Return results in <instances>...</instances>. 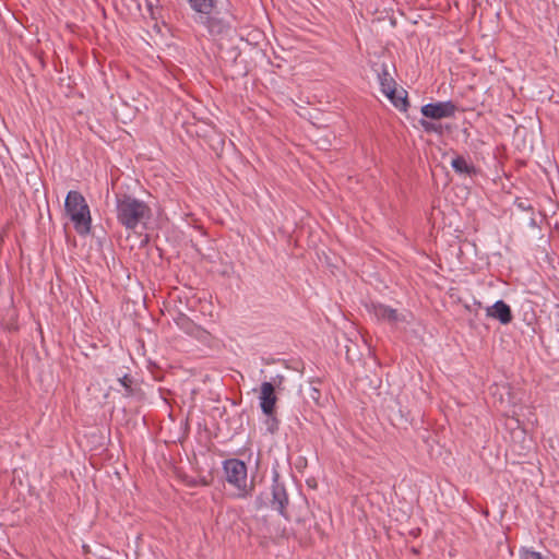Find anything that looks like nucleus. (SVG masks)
Instances as JSON below:
<instances>
[{
  "label": "nucleus",
  "mask_w": 559,
  "mask_h": 559,
  "mask_svg": "<svg viewBox=\"0 0 559 559\" xmlns=\"http://www.w3.org/2000/svg\"><path fill=\"white\" fill-rule=\"evenodd\" d=\"M117 221L127 229L145 226L152 217L151 207L142 200L128 193L116 194Z\"/></svg>",
  "instance_id": "nucleus-1"
},
{
  "label": "nucleus",
  "mask_w": 559,
  "mask_h": 559,
  "mask_svg": "<svg viewBox=\"0 0 559 559\" xmlns=\"http://www.w3.org/2000/svg\"><path fill=\"white\" fill-rule=\"evenodd\" d=\"M64 210L79 235L85 236L90 234L92 224L90 206L81 192L75 190L68 192Z\"/></svg>",
  "instance_id": "nucleus-2"
},
{
  "label": "nucleus",
  "mask_w": 559,
  "mask_h": 559,
  "mask_svg": "<svg viewBox=\"0 0 559 559\" xmlns=\"http://www.w3.org/2000/svg\"><path fill=\"white\" fill-rule=\"evenodd\" d=\"M289 504V497L286 486L281 479L277 471L273 472L271 493L260 495L255 499V509L260 510L265 507L277 511L281 515L288 519L287 507Z\"/></svg>",
  "instance_id": "nucleus-3"
},
{
  "label": "nucleus",
  "mask_w": 559,
  "mask_h": 559,
  "mask_svg": "<svg viewBox=\"0 0 559 559\" xmlns=\"http://www.w3.org/2000/svg\"><path fill=\"white\" fill-rule=\"evenodd\" d=\"M225 479L228 484L235 486L241 496L247 492V465L239 459H227L223 462Z\"/></svg>",
  "instance_id": "nucleus-4"
},
{
  "label": "nucleus",
  "mask_w": 559,
  "mask_h": 559,
  "mask_svg": "<svg viewBox=\"0 0 559 559\" xmlns=\"http://www.w3.org/2000/svg\"><path fill=\"white\" fill-rule=\"evenodd\" d=\"M284 381V377L281 374H277L275 378H273L272 382L264 381L261 384L260 388V407L264 415H274L277 396L275 393L276 388H281L282 383Z\"/></svg>",
  "instance_id": "nucleus-5"
},
{
  "label": "nucleus",
  "mask_w": 559,
  "mask_h": 559,
  "mask_svg": "<svg viewBox=\"0 0 559 559\" xmlns=\"http://www.w3.org/2000/svg\"><path fill=\"white\" fill-rule=\"evenodd\" d=\"M457 106L452 100L429 103L420 108L424 118L430 120H440L454 117Z\"/></svg>",
  "instance_id": "nucleus-6"
},
{
  "label": "nucleus",
  "mask_w": 559,
  "mask_h": 559,
  "mask_svg": "<svg viewBox=\"0 0 559 559\" xmlns=\"http://www.w3.org/2000/svg\"><path fill=\"white\" fill-rule=\"evenodd\" d=\"M370 311L374 314V317L379 321H383L389 323L392 326H397L400 323L406 321V317L403 313H400L396 309L391 308L386 305L380 302H372L370 307Z\"/></svg>",
  "instance_id": "nucleus-7"
},
{
  "label": "nucleus",
  "mask_w": 559,
  "mask_h": 559,
  "mask_svg": "<svg viewBox=\"0 0 559 559\" xmlns=\"http://www.w3.org/2000/svg\"><path fill=\"white\" fill-rule=\"evenodd\" d=\"M195 23L203 25L211 35H222L230 28L229 22L215 14H203L194 17Z\"/></svg>",
  "instance_id": "nucleus-8"
},
{
  "label": "nucleus",
  "mask_w": 559,
  "mask_h": 559,
  "mask_svg": "<svg viewBox=\"0 0 559 559\" xmlns=\"http://www.w3.org/2000/svg\"><path fill=\"white\" fill-rule=\"evenodd\" d=\"M174 322L186 334L199 341H206L209 338V332L200 325L195 324L187 314L182 312L178 313V316L174 319Z\"/></svg>",
  "instance_id": "nucleus-9"
},
{
  "label": "nucleus",
  "mask_w": 559,
  "mask_h": 559,
  "mask_svg": "<svg viewBox=\"0 0 559 559\" xmlns=\"http://www.w3.org/2000/svg\"><path fill=\"white\" fill-rule=\"evenodd\" d=\"M486 316L507 325L512 322L513 314L510 306L503 300H497L492 306L486 308Z\"/></svg>",
  "instance_id": "nucleus-10"
},
{
  "label": "nucleus",
  "mask_w": 559,
  "mask_h": 559,
  "mask_svg": "<svg viewBox=\"0 0 559 559\" xmlns=\"http://www.w3.org/2000/svg\"><path fill=\"white\" fill-rule=\"evenodd\" d=\"M378 74L379 83L381 86V91L389 92L390 94L394 93V86H396V82L388 70L386 64L382 63L380 69H376Z\"/></svg>",
  "instance_id": "nucleus-11"
},
{
  "label": "nucleus",
  "mask_w": 559,
  "mask_h": 559,
  "mask_svg": "<svg viewBox=\"0 0 559 559\" xmlns=\"http://www.w3.org/2000/svg\"><path fill=\"white\" fill-rule=\"evenodd\" d=\"M451 166L453 170L459 175L473 177L476 176L478 173L477 168L473 164L467 163L465 157L461 155H457L455 158L452 159Z\"/></svg>",
  "instance_id": "nucleus-12"
},
{
  "label": "nucleus",
  "mask_w": 559,
  "mask_h": 559,
  "mask_svg": "<svg viewBox=\"0 0 559 559\" xmlns=\"http://www.w3.org/2000/svg\"><path fill=\"white\" fill-rule=\"evenodd\" d=\"M188 2L198 15L213 13L216 4L215 0H188Z\"/></svg>",
  "instance_id": "nucleus-13"
},
{
  "label": "nucleus",
  "mask_w": 559,
  "mask_h": 559,
  "mask_svg": "<svg viewBox=\"0 0 559 559\" xmlns=\"http://www.w3.org/2000/svg\"><path fill=\"white\" fill-rule=\"evenodd\" d=\"M385 96L390 99V102L401 111H406L409 106L407 99V93L403 90L401 93L397 92L396 86H394V93L390 94L389 92H384Z\"/></svg>",
  "instance_id": "nucleus-14"
},
{
  "label": "nucleus",
  "mask_w": 559,
  "mask_h": 559,
  "mask_svg": "<svg viewBox=\"0 0 559 559\" xmlns=\"http://www.w3.org/2000/svg\"><path fill=\"white\" fill-rule=\"evenodd\" d=\"M418 122L426 133L443 135L445 129L450 130V126H443L441 123L430 121V119L427 118H421Z\"/></svg>",
  "instance_id": "nucleus-15"
},
{
  "label": "nucleus",
  "mask_w": 559,
  "mask_h": 559,
  "mask_svg": "<svg viewBox=\"0 0 559 559\" xmlns=\"http://www.w3.org/2000/svg\"><path fill=\"white\" fill-rule=\"evenodd\" d=\"M118 382L124 389L123 395L126 397L134 396L140 391V389L134 385V379L128 373L118 377Z\"/></svg>",
  "instance_id": "nucleus-16"
},
{
  "label": "nucleus",
  "mask_w": 559,
  "mask_h": 559,
  "mask_svg": "<svg viewBox=\"0 0 559 559\" xmlns=\"http://www.w3.org/2000/svg\"><path fill=\"white\" fill-rule=\"evenodd\" d=\"M306 394L308 400L312 401L316 405H321V391L318 388L310 385Z\"/></svg>",
  "instance_id": "nucleus-17"
},
{
  "label": "nucleus",
  "mask_w": 559,
  "mask_h": 559,
  "mask_svg": "<svg viewBox=\"0 0 559 559\" xmlns=\"http://www.w3.org/2000/svg\"><path fill=\"white\" fill-rule=\"evenodd\" d=\"M265 416H266L265 424H266L267 430L271 433H275L278 430V424H280L278 419L275 417V414L274 415H265Z\"/></svg>",
  "instance_id": "nucleus-18"
},
{
  "label": "nucleus",
  "mask_w": 559,
  "mask_h": 559,
  "mask_svg": "<svg viewBox=\"0 0 559 559\" xmlns=\"http://www.w3.org/2000/svg\"><path fill=\"white\" fill-rule=\"evenodd\" d=\"M521 559H544L540 552L524 549L520 554Z\"/></svg>",
  "instance_id": "nucleus-19"
},
{
  "label": "nucleus",
  "mask_w": 559,
  "mask_h": 559,
  "mask_svg": "<svg viewBox=\"0 0 559 559\" xmlns=\"http://www.w3.org/2000/svg\"><path fill=\"white\" fill-rule=\"evenodd\" d=\"M518 205H519V207H521V209H523V210H526V209H530V207H531V206H526V205L524 204V202H519V203H518Z\"/></svg>",
  "instance_id": "nucleus-20"
}]
</instances>
